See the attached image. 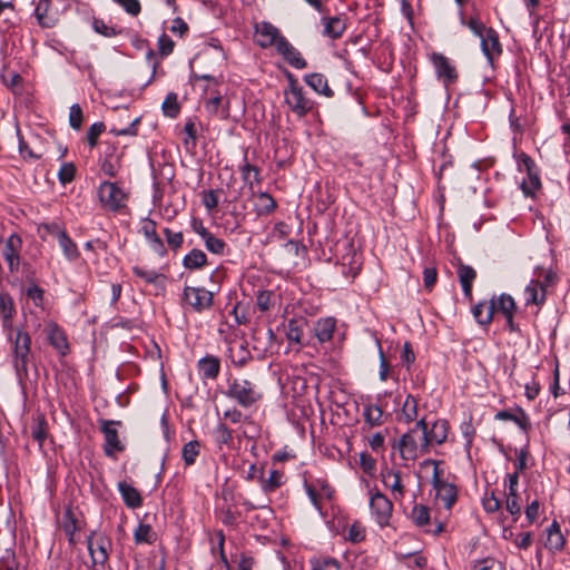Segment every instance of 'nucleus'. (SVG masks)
Here are the masks:
<instances>
[{
	"instance_id": "f257e3e1",
	"label": "nucleus",
	"mask_w": 570,
	"mask_h": 570,
	"mask_svg": "<svg viewBox=\"0 0 570 570\" xmlns=\"http://www.w3.org/2000/svg\"><path fill=\"white\" fill-rule=\"evenodd\" d=\"M226 395L242 407H250L262 400L258 386L247 379H234L229 382Z\"/></svg>"
},
{
	"instance_id": "f03ea898",
	"label": "nucleus",
	"mask_w": 570,
	"mask_h": 570,
	"mask_svg": "<svg viewBox=\"0 0 570 570\" xmlns=\"http://www.w3.org/2000/svg\"><path fill=\"white\" fill-rule=\"evenodd\" d=\"M13 344V366L19 380L28 376V364L31 356V337L27 332L18 330L9 337Z\"/></svg>"
},
{
	"instance_id": "7ed1b4c3",
	"label": "nucleus",
	"mask_w": 570,
	"mask_h": 570,
	"mask_svg": "<svg viewBox=\"0 0 570 570\" xmlns=\"http://www.w3.org/2000/svg\"><path fill=\"white\" fill-rule=\"evenodd\" d=\"M421 429H424V419L419 420L414 428L403 434L397 443V449L402 459L415 460L422 454H428V450H423V441L420 440Z\"/></svg>"
},
{
	"instance_id": "20e7f679",
	"label": "nucleus",
	"mask_w": 570,
	"mask_h": 570,
	"mask_svg": "<svg viewBox=\"0 0 570 570\" xmlns=\"http://www.w3.org/2000/svg\"><path fill=\"white\" fill-rule=\"evenodd\" d=\"M284 96L286 105L298 117L306 116L313 109V101L305 96L302 87L292 77Z\"/></svg>"
},
{
	"instance_id": "39448f33",
	"label": "nucleus",
	"mask_w": 570,
	"mask_h": 570,
	"mask_svg": "<svg viewBox=\"0 0 570 570\" xmlns=\"http://www.w3.org/2000/svg\"><path fill=\"white\" fill-rule=\"evenodd\" d=\"M183 304L189 306L197 313H203L213 306L214 294L205 287L185 286Z\"/></svg>"
},
{
	"instance_id": "423d86ee",
	"label": "nucleus",
	"mask_w": 570,
	"mask_h": 570,
	"mask_svg": "<svg viewBox=\"0 0 570 570\" xmlns=\"http://www.w3.org/2000/svg\"><path fill=\"white\" fill-rule=\"evenodd\" d=\"M98 196L102 206L109 210L118 212L126 206L127 195L116 183H101L98 189Z\"/></svg>"
},
{
	"instance_id": "0eeeda50",
	"label": "nucleus",
	"mask_w": 570,
	"mask_h": 570,
	"mask_svg": "<svg viewBox=\"0 0 570 570\" xmlns=\"http://www.w3.org/2000/svg\"><path fill=\"white\" fill-rule=\"evenodd\" d=\"M99 429L105 436L104 452L107 456H115L116 452H122L125 445L121 443L116 426H120V421L99 419Z\"/></svg>"
},
{
	"instance_id": "6e6552de",
	"label": "nucleus",
	"mask_w": 570,
	"mask_h": 570,
	"mask_svg": "<svg viewBox=\"0 0 570 570\" xmlns=\"http://www.w3.org/2000/svg\"><path fill=\"white\" fill-rule=\"evenodd\" d=\"M449 423L446 420H436L431 428L424 420V429H421L420 440L423 441V450H428L435 445H441L448 439Z\"/></svg>"
},
{
	"instance_id": "1a4fd4ad",
	"label": "nucleus",
	"mask_w": 570,
	"mask_h": 570,
	"mask_svg": "<svg viewBox=\"0 0 570 570\" xmlns=\"http://www.w3.org/2000/svg\"><path fill=\"white\" fill-rule=\"evenodd\" d=\"M370 509L376 523L381 528L387 527L390 524L393 504L386 495H384L380 491L373 493L370 498Z\"/></svg>"
},
{
	"instance_id": "9d476101",
	"label": "nucleus",
	"mask_w": 570,
	"mask_h": 570,
	"mask_svg": "<svg viewBox=\"0 0 570 570\" xmlns=\"http://www.w3.org/2000/svg\"><path fill=\"white\" fill-rule=\"evenodd\" d=\"M88 551L91 556L94 564H105L109 559V550L111 541L101 533L92 532L87 538Z\"/></svg>"
},
{
	"instance_id": "9b49d317",
	"label": "nucleus",
	"mask_w": 570,
	"mask_h": 570,
	"mask_svg": "<svg viewBox=\"0 0 570 570\" xmlns=\"http://www.w3.org/2000/svg\"><path fill=\"white\" fill-rule=\"evenodd\" d=\"M519 170H525L528 179H524L520 187L525 196H533L540 188L541 181L538 174L534 171L535 164L530 156L522 153L519 155Z\"/></svg>"
},
{
	"instance_id": "f8f14e48",
	"label": "nucleus",
	"mask_w": 570,
	"mask_h": 570,
	"mask_svg": "<svg viewBox=\"0 0 570 570\" xmlns=\"http://www.w3.org/2000/svg\"><path fill=\"white\" fill-rule=\"evenodd\" d=\"M16 314L17 308L13 297L6 291L0 292V320L8 337H11L14 333L13 318Z\"/></svg>"
},
{
	"instance_id": "ddd939ff",
	"label": "nucleus",
	"mask_w": 570,
	"mask_h": 570,
	"mask_svg": "<svg viewBox=\"0 0 570 570\" xmlns=\"http://www.w3.org/2000/svg\"><path fill=\"white\" fill-rule=\"evenodd\" d=\"M21 246L22 240L17 234H11L4 243L2 255L11 273L19 271Z\"/></svg>"
},
{
	"instance_id": "4468645a",
	"label": "nucleus",
	"mask_w": 570,
	"mask_h": 570,
	"mask_svg": "<svg viewBox=\"0 0 570 570\" xmlns=\"http://www.w3.org/2000/svg\"><path fill=\"white\" fill-rule=\"evenodd\" d=\"M431 62L436 71L438 78L441 79L445 86H449L458 79L455 67L451 65L450 60L444 55L433 52L431 55Z\"/></svg>"
},
{
	"instance_id": "2eb2a0df",
	"label": "nucleus",
	"mask_w": 570,
	"mask_h": 570,
	"mask_svg": "<svg viewBox=\"0 0 570 570\" xmlns=\"http://www.w3.org/2000/svg\"><path fill=\"white\" fill-rule=\"evenodd\" d=\"M480 45L490 65L502 53V45L500 43L499 35L493 28H489V30L480 37Z\"/></svg>"
},
{
	"instance_id": "dca6fc26",
	"label": "nucleus",
	"mask_w": 570,
	"mask_h": 570,
	"mask_svg": "<svg viewBox=\"0 0 570 570\" xmlns=\"http://www.w3.org/2000/svg\"><path fill=\"white\" fill-rule=\"evenodd\" d=\"M277 52L287 61L292 67L296 69L306 68L307 63L301 56V52L286 39L282 38L277 42Z\"/></svg>"
},
{
	"instance_id": "f3484780",
	"label": "nucleus",
	"mask_w": 570,
	"mask_h": 570,
	"mask_svg": "<svg viewBox=\"0 0 570 570\" xmlns=\"http://www.w3.org/2000/svg\"><path fill=\"white\" fill-rule=\"evenodd\" d=\"M256 35L257 43L262 48H268L272 46H275L276 48L278 40L284 38L282 35H279L278 29L269 22H262L259 26H257Z\"/></svg>"
},
{
	"instance_id": "a211bd4d",
	"label": "nucleus",
	"mask_w": 570,
	"mask_h": 570,
	"mask_svg": "<svg viewBox=\"0 0 570 570\" xmlns=\"http://www.w3.org/2000/svg\"><path fill=\"white\" fill-rule=\"evenodd\" d=\"M197 368L203 380H216L220 372V360L214 355H206L197 362Z\"/></svg>"
},
{
	"instance_id": "6ab92c4d",
	"label": "nucleus",
	"mask_w": 570,
	"mask_h": 570,
	"mask_svg": "<svg viewBox=\"0 0 570 570\" xmlns=\"http://www.w3.org/2000/svg\"><path fill=\"white\" fill-rule=\"evenodd\" d=\"M336 330V320L334 317L320 318L314 324V335L321 344L332 341Z\"/></svg>"
},
{
	"instance_id": "aec40b11",
	"label": "nucleus",
	"mask_w": 570,
	"mask_h": 570,
	"mask_svg": "<svg viewBox=\"0 0 570 570\" xmlns=\"http://www.w3.org/2000/svg\"><path fill=\"white\" fill-rule=\"evenodd\" d=\"M383 484L391 489L395 499L404 495V487L401 481V472L392 469H385L381 472Z\"/></svg>"
},
{
	"instance_id": "412c9836",
	"label": "nucleus",
	"mask_w": 570,
	"mask_h": 570,
	"mask_svg": "<svg viewBox=\"0 0 570 570\" xmlns=\"http://www.w3.org/2000/svg\"><path fill=\"white\" fill-rule=\"evenodd\" d=\"M456 274L466 298L472 299V285L476 278V272L470 265L460 263L458 265Z\"/></svg>"
},
{
	"instance_id": "4be33fe9",
	"label": "nucleus",
	"mask_w": 570,
	"mask_h": 570,
	"mask_svg": "<svg viewBox=\"0 0 570 570\" xmlns=\"http://www.w3.org/2000/svg\"><path fill=\"white\" fill-rule=\"evenodd\" d=\"M51 0H39L35 16L42 28H52L57 23V17L51 12Z\"/></svg>"
},
{
	"instance_id": "5701e85b",
	"label": "nucleus",
	"mask_w": 570,
	"mask_h": 570,
	"mask_svg": "<svg viewBox=\"0 0 570 570\" xmlns=\"http://www.w3.org/2000/svg\"><path fill=\"white\" fill-rule=\"evenodd\" d=\"M118 490L125 504L130 509H137L142 504V498L139 491L126 481L118 483Z\"/></svg>"
},
{
	"instance_id": "b1692460",
	"label": "nucleus",
	"mask_w": 570,
	"mask_h": 570,
	"mask_svg": "<svg viewBox=\"0 0 570 570\" xmlns=\"http://www.w3.org/2000/svg\"><path fill=\"white\" fill-rule=\"evenodd\" d=\"M204 107L208 115L222 120H226L229 117V101L223 105V99L219 95L207 99Z\"/></svg>"
},
{
	"instance_id": "393cba45",
	"label": "nucleus",
	"mask_w": 570,
	"mask_h": 570,
	"mask_svg": "<svg viewBox=\"0 0 570 570\" xmlns=\"http://www.w3.org/2000/svg\"><path fill=\"white\" fill-rule=\"evenodd\" d=\"M436 499L441 501L445 509H451L458 499V489L453 483L444 482L434 488Z\"/></svg>"
},
{
	"instance_id": "a878e982",
	"label": "nucleus",
	"mask_w": 570,
	"mask_h": 570,
	"mask_svg": "<svg viewBox=\"0 0 570 570\" xmlns=\"http://www.w3.org/2000/svg\"><path fill=\"white\" fill-rule=\"evenodd\" d=\"M525 304H542L546 299V291L543 285L535 279H532L524 289Z\"/></svg>"
},
{
	"instance_id": "bb28decb",
	"label": "nucleus",
	"mask_w": 570,
	"mask_h": 570,
	"mask_svg": "<svg viewBox=\"0 0 570 570\" xmlns=\"http://www.w3.org/2000/svg\"><path fill=\"white\" fill-rule=\"evenodd\" d=\"M475 321L481 325H488L491 323L494 314V299L490 302H481L476 304L472 309Z\"/></svg>"
},
{
	"instance_id": "cd10ccee",
	"label": "nucleus",
	"mask_w": 570,
	"mask_h": 570,
	"mask_svg": "<svg viewBox=\"0 0 570 570\" xmlns=\"http://www.w3.org/2000/svg\"><path fill=\"white\" fill-rule=\"evenodd\" d=\"M322 21L324 24V35L332 39L341 38L346 29L344 20L336 16L323 18Z\"/></svg>"
},
{
	"instance_id": "c85d7f7f",
	"label": "nucleus",
	"mask_w": 570,
	"mask_h": 570,
	"mask_svg": "<svg viewBox=\"0 0 570 570\" xmlns=\"http://www.w3.org/2000/svg\"><path fill=\"white\" fill-rule=\"evenodd\" d=\"M305 82L316 92L325 97H332L333 90L328 87L327 79L322 73H309L304 77Z\"/></svg>"
},
{
	"instance_id": "c756f323",
	"label": "nucleus",
	"mask_w": 570,
	"mask_h": 570,
	"mask_svg": "<svg viewBox=\"0 0 570 570\" xmlns=\"http://www.w3.org/2000/svg\"><path fill=\"white\" fill-rule=\"evenodd\" d=\"M132 273L148 284H154L159 288L165 287L166 276L155 269H146L140 266H134Z\"/></svg>"
},
{
	"instance_id": "7c9ffc66",
	"label": "nucleus",
	"mask_w": 570,
	"mask_h": 570,
	"mask_svg": "<svg viewBox=\"0 0 570 570\" xmlns=\"http://www.w3.org/2000/svg\"><path fill=\"white\" fill-rule=\"evenodd\" d=\"M254 206L258 215H268L276 208V202L268 193L262 191L255 196Z\"/></svg>"
},
{
	"instance_id": "2f4dec72",
	"label": "nucleus",
	"mask_w": 570,
	"mask_h": 570,
	"mask_svg": "<svg viewBox=\"0 0 570 570\" xmlns=\"http://www.w3.org/2000/svg\"><path fill=\"white\" fill-rule=\"evenodd\" d=\"M65 257L73 262L79 258L80 253L76 243L68 236L67 232L60 234V238L57 240Z\"/></svg>"
},
{
	"instance_id": "473e14b6",
	"label": "nucleus",
	"mask_w": 570,
	"mask_h": 570,
	"mask_svg": "<svg viewBox=\"0 0 570 570\" xmlns=\"http://www.w3.org/2000/svg\"><path fill=\"white\" fill-rule=\"evenodd\" d=\"M417 417V400L409 394L403 403L399 420L411 423Z\"/></svg>"
},
{
	"instance_id": "72a5a7b5",
	"label": "nucleus",
	"mask_w": 570,
	"mask_h": 570,
	"mask_svg": "<svg viewBox=\"0 0 570 570\" xmlns=\"http://www.w3.org/2000/svg\"><path fill=\"white\" fill-rule=\"evenodd\" d=\"M48 340L50 344L58 350L62 355H65L69 348L67 337L65 333L57 326L53 325L48 334Z\"/></svg>"
},
{
	"instance_id": "f704fd0d",
	"label": "nucleus",
	"mask_w": 570,
	"mask_h": 570,
	"mask_svg": "<svg viewBox=\"0 0 570 570\" xmlns=\"http://www.w3.org/2000/svg\"><path fill=\"white\" fill-rule=\"evenodd\" d=\"M460 22L462 26L468 27L471 32L480 38L490 27H487L479 17L472 16L469 19L465 18L463 10L459 11Z\"/></svg>"
},
{
	"instance_id": "c9c22d12",
	"label": "nucleus",
	"mask_w": 570,
	"mask_h": 570,
	"mask_svg": "<svg viewBox=\"0 0 570 570\" xmlns=\"http://www.w3.org/2000/svg\"><path fill=\"white\" fill-rule=\"evenodd\" d=\"M200 236L205 242L206 248L213 254H223L224 248L226 246L225 242L212 233H209L206 228L202 227L199 232Z\"/></svg>"
},
{
	"instance_id": "e433bc0d",
	"label": "nucleus",
	"mask_w": 570,
	"mask_h": 570,
	"mask_svg": "<svg viewBox=\"0 0 570 570\" xmlns=\"http://www.w3.org/2000/svg\"><path fill=\"white\" fill-rule=\"evenodd\" d=\"M207 263L206 254L200 249L190 250L183 259V265L187 269H197Z\"/></svg>"
},
{
	"instance_id": "4c0bfd02",
	"label": "nucleus",
	"mask_w": 570,
	"mask_h": 570,
	"mask_svg": "<svg viewBox=\"0 0 570 570\" xmlns=\"http://www.w3.org/2000/svg\"><path fill=\"white\" fill-rule=\"evenodd\" d=\"M305 325V320H289L286 332L287 340L296 344H302L303 331Z\"/></svg>"
},
{
	"instance_id": "58836bf2",
	"label": "nucleus",
	"mask_w": 570,
	"mask_h": 570,
	"mask_svg": "<svg viewBox=\"0 0 570 570\" xmlns=\"http://www.w3.org/2000/svg\"><path fill=\"white\" fill-rule=\"evenodd\" d=\"M515 311V302L508 294H501L497 299H494V312L502 313L503 316L514 314Z\"/></svg>"
},
{
	"instance_id": "ea45409f",
	"label": "nucleus",
	"mask_w": 570,
	"mask_h": 570,
	"mask_svg": "<svg viewBox=\"0 0 570 570\" xmlns=\"http://www.w3.org/2000/svg\"><path fill=\"white\" fill-rule=\"evenodd\" d=\"M363 416L371 428L379 426L382 424L383 411L379 405L368 404L364 407Z\"/></svg>"
},
{
	"instance_id": "a19ab883",
	"label": "nucleus",
	"mask_w": 570,
	"mask_h": 570,
	"mask_svg": "<svg viewBox=\"0 0 570 570\" xmlns=\"http://www.w3.org/2000/svg\"><path fill=\"white\" fill-rule=\"evenodd\" d=\"M155 539V532L151 527L146 523H139L134 532V540L137 544L153 543Z\"/></svg>"
},
{
	"instance_id": "79ce46f5",
	"label": "nucleus",
	"mask_w": 570,
	"mask_h": 570,
	"mask_svg": "<svg viewBox=\"0 0 570 570\" xmlns=\"http://www.w3.org/2000/svg\"><path fill=\"white\" fill-rule=\"evenodd\" d=\"M228 497H232V492L224 490L223 499L225 502H227ZM237 517V513L233 511L230 504L226 503L220 508V519L225 525H234L236 523Z\"/></svg>"
},
{
	"instance_id": "37998d69",
	"label": "nucleus",
	"mask_w": 570,
	"mask_h": 570,
	"mask_svg": "<svg viewBox=\"0 0 570 570\" xmlns=\"http://www.w3.org/2000/svg\"><path fill=\"white\" fill-rule=\"evenodd\" d=\"M163 112L165 116L170 118H176L180 111V106L178 104V98L175 92H169L161 106Z\"/></svg>"
},
{
	"instance_id": "c03bdc74",
	"label": "nucleus",
	"mask_w": 570,
	"mask_h": 570,
	"mask_svg": "<svg viewBox=\"0 0 570 570\" xmlns=\"http://www.w3.org/2000/svg\"><path fill=\"white\" fill-rule=\"evenodd\" d=\"M213 435L219 448H222V445L230 446L233 444V432L225 424H218L214 429Z\"/></svg>"
},
{
	"instance_id": "a18cd8bd",
	"label": "nucleus",
	"mask_w": 570,
	"mask_h": 570,
	"mask_svg": "<svg viewBox=\"0 0 570 570\" xmlns=\"http://www.w3.org/2000/svg\"><path fill=\"white\" fill-rule=\"evenodd\" d=\"M26 296L32 301L35 306L43 308L45 305V291L35 282H30L24 289Z\"/></svg>"
},
{
	"instance_id": "49530a36",
	"label": "nucleus",
	"mask_w": 570,
	"mask_h": 570,
	"mask_svg": "<svg viewBox=\"0 0 570 570\" xmlns=\"http://www.w3.org/2000/svg\"><path fill=\"white\" fill-rule=\"evenodd\" d=\"M411 519L417 527L430 524V512L425 505L415 504L411 511Z\"/></svg>"
},
{
	"instance_id": "de8ad7c7",
	"label": "nucleus",
	"mask_w": 570,
	"mask_h": 570,
	"mask_svg": "<svg viewBox=\"0 0 570 570\" xmlns=\"http://www.w3.org/2000/svg\"><path fill=\"white\" fill-rule=\"evenodd\" d=\"M199 442L198 441H189L183 448L181 455L186 465H191L195 463L196 458L199 454Z\"/></svg>"
},
{
	"instance_id": "09e8293b",
	"label": "nucleus",
	"mask_w": 570,
	"mask_h": 570,
	"mask_svg": "<svg viewBox=\"0 0 570 570\" xmlns=\"http://www.w3.org/2000/svg\"><path fill=\"white\" fill-rule=\"evenodd\" d=\"M91 24L95 32L106 38L116 37L120 33V30H117L114 26H108L102 19L99 18H92Z\"/></svg>"
},
{
	"instance_id": "8fccbe9b",
	"label": "nucleus",
	"mask_w": 570,
	"mask_h": 570,
	"mask_svg": "<svg viewBox=\"0 0 570 570\" xmlns=\"http://www.w3.org/2000/svg\"><path fill=\"white\" fill-rule=\"evenodd\" d=\"M242 177L245 183L249 185L250 188H253V183H259L261 176H259V169L256 166H253L248 163H245L240 167Z\"/></svg>"
},
{
	"instance_id": "3c124183",
	"label": "nucleus",
	"mask_w": 570,
	"mask_h": 570,
	"mask_svg": "<svg viewBox=\"0 0 570 570\" xmlns=\"http://www.w3.org/2000/svg\"><path fill=\"white\" fill-rule=\"evenodd\" d=\"M283 473L278 470H272L269 476L263 481L262 489L264 492H273L283 484Z\"/></svg>"
},
{
	"instance_id": "603ef678",
	"label": "nucleus",
	"mask_w": 570,
	"mask_h": 570,
	"mask_svg": "<svg viewBox=\"0 0 570 570\" xmlns=\"http://www.w3.org/2000/svg\"><path fill=\"white\" fill-rule=\"evenodd\" d=\"M274 293L272 291H259L256 297V305L259 311L267 312L273 305Z\"/></svg>"
},
{
	"instance_id": "864d4df0",
	"label": "nucleus",
	"mask_w": 570,
	"mask_h": 570,
	"mask_svg": "<svg viewBox=\"0 0 570 570\" xmlns=\"http://www.w3.org/2000/svg\"><path fill=\"white\" fill-rule=\"evenodd\" d=\"M304 488H305L306 494L308 495L312 504L315 507V509L322 515H324L323 508H322V502H323L324 498L318 493V490L315 487H313L312 484H308L307 482L304 483Z\"/></svg>"
},
{
	"instance_id": "5fc2aeb1",
	"label": "nucleus",
	"mask_w": 570,
	"mask_h": 570,
	"mask_svg": "<svg viewBox=\"0 0 570 570\" xmlns=\"http://www.w3.org/2000/svg\"><path fill=\"white\" fill-rule=\"evenodd\" d=\"M75 175H76L75 165L72 163H65L61 165V167L59 169L58 178L61 184L66 185L73 180Z\"/></svg>"
},
{
	"instance_id": "6e6d98bb",
	"label": "nucleus",
	"mask_w": 570,
	"mask_h": 570,
	"mask_svg": "<svg viewBox=\"0 0 570 570\" xmlns=\"http://www.w3.org/2000/svg\"><path fill=\"white\" fill-rule=\"evenodd\" d=\"M39 230L43 232L41 235L43 239H46L47 236H51L58 240L60 238V234L66 233V229L61 228L57 223L42 224Z\"/></svg>"
},
{
	"instance_id": "4d7b16f0",
	"label": "nucleus",
	"mask_w": 570,
	"mask_h": 570,
	"mask_svg": "<svg viewBox=\"0 0 570 570\" xmlns=\"http://www.w3.org/2000/svg\"><path fill=\"white\" fill-rule=\"evenodd\" d=\"M82 119H83V116H82L81 107L78 104L72 105L70 107V112H69V124H70V126L73 129L79 130L81 128V125H82Z\"/></svg>"
},
{
	"instance_id": "13d9d810",
	"label": "nucleus",
	"mask_w": 570,
	"mask_h": 570,
	"mask_svg": "<svg viewBox=\"0 0 570 570\" xmlns=\"http://www.w3.org/2000/svg\"><path fill=\"white\" fill-rule=\"evenodd\" d=\"M164 234L166 236V240H167V244L173 248V249H178L179 247H181L183 243H184V236H183V233L181 232H173L171 229L169 228H165L164 229Z\"/></svg>"
},
{
	"instance_id": "bf43d9fd",
	"label": "nucleus",
	"mask_w": 570,
	"mask_h": 570,
	"mask_svg": "<svg viewBox=\"0 0 570 570\" xmlns=\"http://www.w3.org/2000/svg\"><path fill=\"white\" fill-rule=\"evenodd\" d=\"M174 47H175V42L173 41V39L167 36L166 33H163L159 38H158V50H159V55L161 57H167L169 56L173 50H174Z\"/></svg>"
},
{
	"instance_id": "052dcab7",
	"label": "nucleus",
	"mask_w": 570,
	"mask_h": 570,
	"mask_svg": "<svg viewBox=\"0 0 570 570\" xmlns=\"http://www.w3.org/2000/svg\"><path fill=\"white\" fill-rule=\"evenodd\" d=\"M564 537L562 533H548L546 547L551 551H560L564 546Z\"/></svg>"
},
{
	"instance_id": "680f3d73",
	"label": "nucleus",
	"mask_w": 570,
	"mask_h": 570,
	"mask_svg": "<svg viewBox=\"0 0 570 570\" xmlns=\"http://www.w3.org/2000/svg\"><path fill=\"white\" fill-rule=\"evenodd\" d=\"M106 126L104 122L92 124L87 131V140L90 147L96 146L98 137L105 131Z\"/></svg>"
},
{
	"instance_id": "e2e57ef3",
	"label": "nucleus",
	"mask_w": 570,
	"mask_h": 570,
	"mask_svg": "<svg viewBox=\"0 0 570 570\" xmlns=\"http://www.w3.org/2000/svg\"><path fill=\"white\" fill-rule=\"evenodd\" d=\"M116 3H118L120 7L124 8V10L131 14V16H138L141 11V6L138 0H114Z\"/></svg>"
},
{
	"instance_id": "0e129e2a",
	"label": "nucleus",
	"mask_w": 570,
	"mask_h": 570,
	"mask_svg": "<svg viewBox=\"0 0 570 570\" xmlns=\"http://www.w3.org/2000/svg\"><path fill=\"white\" fill-rule=\"evenodd\" d=\"M139 122H140V118L137 117L129 124V126H127L125 128H120V129L111 128L110 132L114 134L115 136H136L137 135V126Z\"/></svg>"
},
{
	"instance_id": "69168bd1",
	"label": "nucleus",
	"mask_w": 570,
	"mask_h": 570,
	"mask_svg": "<svg viewBox=\"0 0 570 570\" xmlns=\"http://www.w3.org/2000/svg\"><path fill=\"white\" fill-rule=\"evenodd\" d=\"M46 422L45 419L39 420V422L32 426V438L39 443L41 446L47 439V431H46Z\"/></svg>"
},
{
	"instance_id": "338daca9",
	"label": "nucleus",
	"mask_w": 570,
	"mask_h": 570,
	"mask_svg": "<svg viewBox=\"0 0 570 570\" xmlns=\"http://www.w3.org/2000/svg\"><path fill=\"white\" fill-rule=\"evenodd\" d=\"M438 281V272L435 267H425L423 271V283L426 289H432Z\"/></svg>"
},
{
	"instance_id": "774afa93",
	"label": "nucleus",
	"mask_w": 570,
	"mask_h": 570,
	"mask_svg": "<svg viewBox=\"0 0 570 570\" xmlns=\"http://www.w3.org/2000/svg\"><path fill=\"white\" fill-rule=\"evenodd\" d=\"M314 570H340V564L333 558H324L314 563Z\"/></svg>"
}]
</instances>
